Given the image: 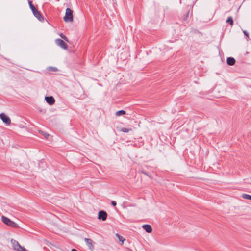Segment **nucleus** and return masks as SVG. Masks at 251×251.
Returning a JSON list of instances; mask_svg holds the SVG:
<instances>
[{"mask_svg": "<svg viewBox=\"0 0 251 251\" xmlns=\"http://www.w3.org/2000/svg\"><path fill=\"white\" fill-rule=\"evenodd\" d=\"M0 118L3 122L7 125H9L11 124V120L10 118L4 113H1L0 114Z\"/></svg>", "mask_w": 251, "mask_h": 251, "instance_id": "nucleus-7", "label": "nucleus"}, {"mask_svg": "<svg viewBox=\"0 0 251 251\" xmlns=\"http://www.w3.org/2000/svg\"><path fill=\"white\" fill-rule=\"evenodd\" d=\"M243 32L245 35H246L247 36H248V34L246 31H244Z\"/></svg>", "mask_w": 251, "mask_h": 251, "instance_id": "nucleus-21", "label": "nucleus"}, {"mask_svg": "<svg viewBox=\"0 0 251 251\" xmlns=\"http://www.w3.org/2000/svg\"><path fill=\"white\" fill-rule=\"evenodd\" d=\"M142 227L148 233H151L152 231V228L149 225H144Z\"/></svg>", "mask_w": 251, "mask_h": 251, "instance_id": "nucleus-10", "label": "nucleus"}, {"mask_svg": "<svg viewBox=\"0 0 251 251\" xmlns=\"http://www.w3.org/2000/svg\"><path fill=\"white\" fill-rule=\"evenodd\" d=\"M242 197L245 199L251 200V196L248 194H244L242 195Z\"/></svg>", "mask_w": 251, "mask_h": 251, "instance_id": "nucleus-15", "label": "nucleus"}, {"mask_svg": "<svg viewBox=\"0 0 251 251\" xmlns=\"http://www.w3.org/2000/svg\"><path fill=\"white\" fill-rule=\"evenodd\" d=\"M132 129L131 128H122L121 129V131L124 132H128L131 131Z\"/></svg>", "mask_w": 251, "mask_h": 251, "instance_id": "nucleus-16", "label": "nucleus"}, {"mask_svg": "<svg viewBox=\"0 0 251 251\" xmlns=\"http://www.w3.org/2000/svg\"><path fill=\"white\" fill-rule=\"evenodd\" d=\"M50 68L51 70V71H55L57 70V69L55 67H50Z\"/></svg>", "mask_w": 251, "mask_h": 251, "instance_id": "nucleus-20", "label": "nucleus"}, {"mask_svg": "<svg viewBox=\"0 0 251 251\" xmlns=\"http://www.w3.org/2000/svg\"><path fill=\"white\" fill-rule=\"evenodd\" d=\"M42 134H43V135L44 136V137L47 139L48 138V137L49 136V134L47 133H45L44 132H42Z\"/></svg>", "mask_w": 251, "mask_h": 251, "instance_id": "nucleus-18", "label": "nucleus"}, {"mask_svg": "<svg viewBox=\"0 0 251 251\" xmlns=\"http://www.w3.org/2000/svg\"><path fill=\"white\" fill-rule=\"evenodd\" d=\"M126 112L125 111H124L123 110H119V111L116 112V115L117 116H120L122 115H125V114H126Z\"/></svg>", "mask_w": 251, "mask_h": 251, "instance_id": "nucleus-12", "label": "nucleus"}, {"mask_svg": "<svg viewBox=\"0 0 251 251\" xmlns=\"http://www.w3.org/2000/svg\"><path fill=\"white\" fill-rule=\"evenodd\" d=\"M55 44L60 47L61 48L66 50L68 48V45L65 43V42L61 39H56L55 40Z\"/></svg>", "mask_w": 251, "mask_h": 251, "instance_id": "nucleus-5", "label": "nucleus"}, {"mask_svg": "<svg viewBox=\"0 0 251 251\" xmlns=\"http://www.w3.org/2000/svg\"><path fill=\"white\" fill-rule=\"evenodd\" d=\"M73 11L70 8H67L66 10L65 15L63 20L65 22H72L73 21Z\"/></svg>", "mask_w": 251, "mask_h": 251, "instance_id": "nucleus-3", "label": "nucleus"}, {"mask_svg": "<svg viewBox=\"0 0 251 251\" xmlns=\"http://www.w3.org/2000/svg\"><path fill=\"white\" fill-rule=\"evenodd\" d=\"M28 4L30 8L32 10V12L34 15L39 21H42L43 20V17L41 15L40 12L35 8V7L32 4V1L29 0Z\"/></svg>", "mask_w": 251, "mask_h": 251, "instance_id": "nucleus-1", "label": "nucleus"}, {"mask_svg": "<svg viewBox=\"0 0 251 251\" xmlns=\"http://www.w3.org/2000/svg\"><path fill=\"white\" fill-rule=\"evenodd\" d=\"M111 204H112V205L113 206H115L116 205L117 203H116V202L115 201H111Z\"/></svg>", "mask_w": 251, "mask_h": 251, "instance_id": "nucleus-19", "label": "nucleus"}, {"mask_svg": "<svg viewBox=\"0 0 251 251\" xmlns=\"http://www.w3.org/2000/svg\"><path fill=\"white\" fill-rule=\"evenodd\" d=\"M45 99L47 102L50 105H52L55 103V99L52 96H46Z\"/></svg>", "mask_w": 251, "mask_h": 251, "instance_id": "nucleus-9", "label": "nucleus"}, {"mask_svg": "<svg viewBox=\"0 0 251 251\" xmlns=\"http://www.w3.org/2000/svg\"><path fill=\"white\" fill-rule=\"evenodd\" d=\"M226 22L227 23H229L231 25H233V21L232 17H229L227 20L226 21Z\"/></svg>", "mask_w": 251, "mask_h": 251, "instance_id": "nucleus-14", "label": "nucleus"}, {"mask_svg": "<svg viewBox=\"0 0 251 251\" xmlns=\"http://www.w3.org/2000/svg\"><path fill=\"white\" fill-rule=\"evenodd\" d=\"M11 243H12L14 250L18 251H25V248L21 246L18 241L12 239Z\"/></svg>", "mask_w": 251, "mask_h": 251, "instance_id": "nucleus-4", "label": "nucleus"}, {"mask_svg": "<svg viewBox=\"0 0 251 251\" xmlns=\"http://www.w3.org/2000/svg\"><path fill=\"white\" fill-rule=\"evenodd\" d=\"M227 63L230 66L233 65L235 63V60L232 57H228L226 60Z\"/></svg>", "mask_w": 251, "mask_h": 251, "instance_id": "nucleus-11", "label": "nucleus"}, {"mask_svg": "<svg viewBox=\"0 0 251 251\" xmlns=\"http://www.w3.org/2000/svg\"><path fill=\"white\" fill-rule=\"evenodd\" d=\"M116 236L118 238L119 241H121L122 242V244H123L124 242V241L125 240V239L123 237L120 236L118 233L116 234Z\"/></svg>", "mask_w": 251, "mask_h": 251, "instance_id": "nucleus-13", "label": "nucleus"}, {"mask_svg": "<svg viewBox=\"0 0 251 251\" xmlns=\"http://www.w3.org/2000/svg\"><path fill=\"white\" fill-rule=\"evenodd\" d=\"M84 241L88 247V248L92 251H93L94 249V242L90 238H84Z\"/></svg>", "mask_w": 251, "mask_h": 251, "instance_id": "nucleus-6", "label": "nucleus"}, {"mask_svg": "<svg viewBox=\"0 0 251 251\" xmlns=\"http://www.w3.org/2000/svg\"><path fill=\"white\" fill-rule=\"evenodd\" d=\"M1 220L4 224L13 228H18L19 226L17 224L12 221L10 219L4 216L1 217Z\"/></svg>", "mask_w": 251, "mask_h": 251, "instance_id": "nucleus-2", "label": "nucleus"}, {"mask_svg": "<svg viewBox=\"0 0 251 251\" xmlns=\"http://www.w3.org/2000/svg\"><path fill=\"white\" fill-rule=\"evenodd\" d=\"M107 217L106 212L104 211H100L99 212L98 219H101L102 221H105Z\"/></svg>", "mask_w": 251, "mask_h": 251, "instance_id": "nucleus-8", "label": "nucleus"}, {"mask_svg": "<svg viewBox=\"0 0 251 251\" xmlns=\"http://www.w3.org/2000/svg\"><path fill=\"white\" fill-rule=\"evenodd\" d=\"M59 36L63 39L65 41L67 42H69V40L64 35H63L62 33H60L59 34Z\"/></svg>", "mask_w": 251, "mask_h": 251, "instance_id": "nucleus-17", "label": "nucleus"}]
</instances>
